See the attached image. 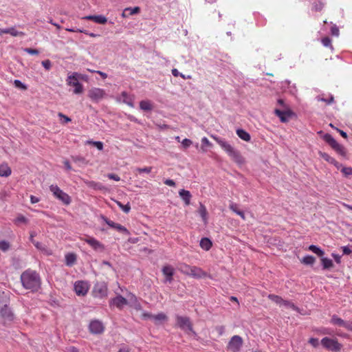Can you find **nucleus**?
Returning a JSON list of instances; mask_svg holds the SVG:
<instances>
[{
  "mask_svg": "<svg viewBox=\"0 0 352 352\" xmlns=\"http://www.w3.org/2000/svg\"><path fill=\"white\" fill-rule=\"evenodd\" d=\"M80 78H82V75L74 72L68 76L66 80L67 85L74 87L73 91L75 94H80L83 92V85L79 82Z\"/></svg>",
  "mask_w": 352,
  "mask_h": 352,
  "instance_id": "7ed1b4c3",
  "label": "nucleus"
},
{
  "mask_svg": "<svg viewBox=\"0 0 352 352\" xmlns=\"http://www.w3.org/2000/svg\"><path fill=\"white\" fill-rule=\"evenodd\" d=\"M153 315L150 314V313H148V312H143L142 313V318L144 319H150V320H152L153 319Z\"/></svg>",
  "mask_w": 352,
  "mask_h": 352,
  "instance_id": "0e129e2a",
  "label": "nucleus"
},
{
  "mask_svg": "<svg viewBox=\"0 0 352 352\" xmlns=\"http://www.w3.org/2000/svg\"><path fill=\"white\" fill-rule=\"evenodd\" d=\"M152 167H144V168H137L135 170L139 173H150L151 172Z\"/></svg>",
  "mask_w": 352,
  "mask_h": 352,
  "instance_id": "603ef678",
  "label": "nucleus"
},
{
  "mask_svg": "<svg viewBox=\"0 0 352 352\" xmlns=\"http://www.w3.org/2000/svg\"><path fill=\"white\" fill-rule=\"evenodd\" d=\"M14 85L15 87L21 89H27L26 86L23 82H21V81H20L19 80H14Z\"/></svg>",
  "mask_w": 352,
  "mask_h": 352,
  "instance_id": "8fccbe9b",
  "label": "nucleus"
},
{
  "mask_svg": "<svg viewBox=\"0 0 352 352\" xmlns=\"http://www.w3.org/2000/svg\"><path fill=\"white\" fill-rule=\"evenodd\" d=\"M212 138L217 142V143L228 153V155L236 163L243 164L244 160L241 156L239 151L235 149L232 145L223 139L212 136Z\"/></svg>",
  "mask_w": 352,
  "mask_h": 352,
  "instance_id": "f03ea898",
  "label": "nucleus"
},
{
  "mask_svg": "<svg viewBox=\"0 0 352 352\" xmlns=\"http://www.w3.org/2000/svg\"><path fill=\"white\" fill-rule=\"evenodd\" d=\"M280 306H283L287 309H292L295 311H298V309L297 307L295 306L294 303H292L290 301L283 300V302H282V305Z\"/></svg>",
  "mask_w": 352,
  "mask_h": 352,
  "instance_id": "58836bf2",
  "label": "nucleus"
},
{
  "mask_svg": "<svg viewBox=\"0 0 352 352\" xmlns=\"http://www.w3.org/2000/svg\"><path fill=\"white\" fill-rule=\"evenodd\" d=\"M199 213L202 218L203 221L206 223L207 220V210L206 207L203 204H200L199 208Z\"/></svg>",
  "mask_w": 352,
  "mask_h": 352,
  "instance_id": "e433bc0d",
  "label": "nucleus"
},
{
  "mask_svg": "<svg viewBox=\"0 0 352 352\" xmlns=\"http://www.w3.org/2000/svg\"><path fill=\"white\" fill-rule=\"evenodd\" d=\"M21 281L26 289L36 290L41 285L39 275L35 272L28 270L21 275Z\"/></svg>",
  "mask_w": 352,
  "mask_h": 352,
  "instance_id": "f257e3e1",
  "label": "nucleus"
},
{
  "mask_svg": "<svg viewBox=\"0 0 352 352\" xmlns=\"http://www.w3.org/2000/svg\"><path fill=\"white\" fill-rule=\"evenodd\" d=\"M94 250L102 251L104 249V245L94 237L87 236L83 239Z\"/></svg>",
  "mask_w": 352,
  "mask_h": 352,
  "instance_id": "ddd939ff",
  "label": "nucleus"
},
{
  "mask_svg": "<svg viewBox=\"0 0 352 352\" xmlns=\"http://www.w3.org/2000/svg\"><path fill=\"white\" fill-rule=\"evenodd\" d=\"M177 325L187 333H192V324L189 318L177 316H176Z\"/></svg>",
  "mask_w": 352,
  "mask_h": 352,
  "instance_id": "1a4fd4ad",
  "label": "nucleus"
},
{
  "mask_svg": "<svg viewBox=\"0 0 352 352\" xmlns=\"http://www.w3.org/2000/svg\"><path fill=\"white\" fill-rule=\"evenodd\" d=\"M167 316L164 313H160L157 315H153L152 320L155 322L156 324H160L161 322L166 320Z\"/></svg>",
  "mask_w": 352,
  "mask_h": 352,
  "instance_id": "7c9ffc66",
  "label": "nucleus"
},
{
  "mask_svg": "<svg viewBox=\"0 0 352 352\" xmlns=\"http://www.w3.org/2000/svg\"><path fill=\"white\" fill-rule=\"evenodd\" d=\"M140 12V7H138V6L133 7V8H131V7L126 8L122 13V16L123 18H127L130 15L138 14Z\"/></svg>",
  "mask_w": 352,
  "mask_h": 352,
  "instance_id": "5701e85b",
  "label": "nucleus"
},
{
  "mask_svg": "<svg viewBox=\"0 0 352 352\" xmlns=\"http://www.w3.org/2000/svg\"><path fill=\"white\" fill-rule=\"evenodd\" d=\"M331 34L336 36H338L339 35V30L338 28L334 25L331 28Z\"/></svg>",
  "mask_w": 352,
  "mask_h": 352,
  "instance_id": "bf43d9fd",
  "label": "nucleus"
},
{
  "mask_svg": "<svg viewBox=\"0 0 352 352\" xmlns=\"http://www.w3.org/2000/svg\"><path fill=\"white\" fill-rule=\"evenodd\" d=\"M322 43L325 47H330L333 48L331 45V40L329 37H324L322 39Z\"/></svg>",
  "mask_w": 352,
  "mask_h": 352,
  "instance_id": "3c124183",
  "label": "nucleus"
},
{
  "mask_svg": "<svg viewBox=\"0 0 352 352\" xmlns=\"http://www.w3.org/2000/svg\"><path fill=\"white\" fill-rule=\"evenodd\" d=\"M191 267L192 266L190 265L182 263L179 265L178 269L182 273L188 276L190 272Z\"/></svg>",
  "mask_w": 352,
  "mask_h": 352,
  "instance_id": "72a5a7b5",
  "label": "nucleus"
},
{
  "mask_svg": "<svg viewBox=\"0 0 352 352\" xmlns=\"http://www.w3.org/2000/svg\"><path fill=\"white\" fill-rule=\"evenodd\" d=\"M321 344L327 350L333 352H339L342 347V345L338 342V340L328 337L323 338L321 340Z\"/></svg>",
  "mask_w": 352,
  "mask_h": 352,
  "instance_id": "20e7f679",
  "label": "nucleus"
},
{
  "mask_svg": "<svg viewBox=\"0 0 352 352\" xmlns=\"http://www.w3.org/2000/svg\"><path fill=\"white\" fill-rule=\"evenodd\" d=\"M24 51L31 55H37L39 53L37 50L32 48H25Z\"/></svg>",
  "mask_w": 352,
  "mask_h": 352,
  "instance_id": "4d7b16f0",
  "label": "nucleus"
},
{
  "mask_svg": "<svg viewBox=\"0 0 352 352\" xmlns=\"http://www.w3.org/2000/svg\"><path fill=\"white\" fill-rule=\"evenodd\" d=\"M342 249L344 254L349 255L351 253V248L349 246H343Z\"/></svg>",
  "mask_w": 352,
  "mask_h": 352,
  "instance_id": "052dcab7",
  "label": "nucleus"
},
{
  "mask_svg": "<svg viewBox=\"0 0 352 352\" xmlns=\"http://www.w3.org/2000/svg\"><path fill=\"white\" fill-rule=\"evenodd\" d=\"M41 64L46 70H50L52 67V63L50 60H45L42 61Z\"/></svg>",
  "mask_w": 352,
  "mask_h": 352,
  "instance_id": "864d4df0",
  "label": "nucleus"
},
{
  "mask_svg": "<svg viewBox=\"0 0 352 352\" xmlns=\"http://www.w3.org/2000/svg\"><path fill=\"white\" fill-rule=\"evenodd\" d=\"M82 19L93 21L98 24H104L107 21V19L103 15H88L84 16Z\"/></svg>",
  "mask_w": 352,
  "mask_h": 352,
  "instance_id": "412c9836",
  "label": "nucleus"
},
{
  "mask_svg": "<svg viewBox=\"0 0 352 352\" xmlns=\"http://www.w3.org/2000/svg\"><path fill=\"white\" fill-rule=\"evenodd\" d=\"M119 102L126 104L131 107H133V98L129 96L126 91H122L120 96L118 98Z\"/></svg>",
  "mask_w": 352,
  "mask_h": 352,
  "instance_id": "f3484780",
  "label": "nucleus"
},
{
  "mask_svg": "<svg viewBox=\"0 0 352 352\" xmlns=\"http://www.w3.org/2000/svg\"><path fill=\"white\" fill-rule=\"evenodd\" d=\"M230 209L232 210L234 212L239 215L243 219H245V214L244 212L241 210H238L237 208V204L234 203H232L230 205Z\"/></svg>",
  "mask_w": 352,
  "mask_h": 352,
  "instance_id": "473e14b6",
  "label": "nucleus"
},
{
  "mask_svg": "<svg viewBox=\"0 0 352 352\" xmlns=\"http://www.w3.org/2000/svg\"><path fill=\"white\" fill-rule=\"evenodd\" d=\"M192 144V141L189 139L185 138L183 140L182 144L184 148H188Z\"/></svg>",
  "mask_w": 352,
  "mask_h": 352,
  "instance_id": "5fc2aeb1",
  "label": "nucleus"
},
{
  "mask_svg": "<svg viewBox=\"0 0 352 352\" xmlns=\"http://www.w3.org/2000/svg\"><path fill=\"white\" fill-rule=\"evenodd\" d=\"M107 177L110 179H113V180H115V181H117V182L120 180V177L118 175H116V174L109 173V174L107 175Z\"/></svg>",
  "mask_w": 352,
  "mask_h": 352,
  "instance_id": "680f3d73",
  "label": "nucleus"
},
{
  "mask_svg": "<svg viewBox=\"0 0 352 352\" xmlns=\"http://www.w3.org/2000/svg\"><path fill=\"white\" fill-rule=\"evenodd\" d=\"M128 304V297L126 298L118 295L110 301V306L114 305L120 309H122L124 305Z\"/></svg>",
  "mask_w": 352,
  "mask_h": 352,
  "instance_id": "2eb2a0df",
  "label": "nucleus"
},
{
  "mask_svg": "<svg viewBox=\"0 0 352 352\" xmlns=\"http://www.w3.org/2000/svg\"><path fill=\"white\" fill-rule=\"evenodd\" d=\"M116 202L123 212H124L125 213H128L130 212L131 206L129 203H127L126 205H123L120 201H116Z\"/></svg>",
  "mask_w": 352,
  "mask_h": 352,
  "instance_id": "ea45409f",
  "label": "nucleus"
},
{
  "mask_svg": "<svg viewBox=\"0 0 352 352\" xmlns=\"http://www.w3.org/2000/svg\"><path fill=\"white\" fill-rule=\"evenodd\" d=\"M93 296L96 298H102L107 296L108 288L104 282L96 283L93 289Z\"/></svg>",
  "mask_w": 352,
  "mask_h": 352,
  "instance_id": "6e6552de",
  "label": "nucleus"
},
{
  "mask_svg": "<svg viewBox=\"0 0 352 352\" xmlns=\"http://www.w3.org/2000/svg\"><path fill=\"white\" fill-rule=\"evenodd\" d=\"M3 34H9L12 36H25V33L23 32H19L15 29L14 27H11L9 28H3L0 29V35L1 36Z\"/></svg>",
  "mask_w": 352,
  "mask_h": 352,
  "instance_id": "aec40b11",
  "label": "nucleus"
},
{
  "mask_svg": "<svg viewBox=\"0 0 352 352\" xmlns=\"http://www.w3.org/2000/svg\"><path fill=\"white\" fill-rule=\"evenodd\" d=\"M341 172L345 177H348L352 176V168L351 167H342Z\"/></svg>",
  "mask_w": 352,
  "mask_h": 352,
  "instance_id": "c03bdc74",
  "label": "nucleus"
},
{
  "mask_svg": "<svg viewBox=\"0 0 352 352\" xmlns=\"http://www.w3.org/2000/svg\"><path fill=\"white\" fill-rule=\"evenodd\" d=\"M88 144L94 145L98 150L101 151L103 149V144L101 142L99 141H88Z\"/></svg>",
  "mask_w": 352,
  "mask_h": 352,
  "instance_id": "de8ad7c7",
  "label": "nucleus"
},
{
  "mask_svg": "<svg viewBox=\"0 0 352 352\" xmlns=\"http://www.w3.org/2000/svg\"><path fill=\"white\" fill-rule=\"evenodd\" d=\"M140 107L144 111H151L153 109V105L149 100H142L140 102Z\"/></svg>",
  "mask_w": 352,
  "mask_h": 352,
  "instance_id": "c756f323",
  "label": "nucleus"
},
{
  "mask_svg": "<svg viewBox=\"0 0 352 352\" xmlns=\"http://www.w3.org/2000/svg\"><path fill=\"white\" fill-rule=\"evenodd\" d=\"M321 261L324 269H330L333 266V261L328 258H322Z\"/></svg>",
  "mask_w": 352,
  "mask_h": 352,
  "instance_id": "f704fd0d",
  "label": "nucleus"
},
{
  "mask_svg": "<svg viewBox=\"0 0 352 352\" xmlns=\"http://www.w3.org/2000/svg\"><path fill=\"white\" fill-rule=\"evenodd\" d=\"M164 184L167 186H175V182L173 180V179H167L164 181Z\"/></svg>",
  "mask_w": 352,
  "mask_h": 352,
  "instance_id": "e2e57ef3",
  "label": "nucleus"
},
{
  "mask_svg": "<svg viewBox=\"0 0 352 352\" xmlns=\"http://www.w3.org/2000/svg\"><path fill=\"white\" fill-rule=\"evenodd\" d=\"M275 114L280 118L282 122H286L288 121L289 118L292 115V111L289 110H280L276 109L274 110Z\"/></svg>",
  "mask_w": 352,
  "mask_h": 352,
  "instance_id": "6ab92c4d",
  "label": "nucleus"
},
{
  "mask_svg": "<svg viewBox=\"0 0 352 352\" xmlns=\"http://www.w3.org/2000/svg\"><path fill=\"white\" fill-rule=\"evenodd\" d=\"M309 343H310L314 347H317L319 345V341L318 338H310L309 340Z\"/></svg>",
  "mask_w": 352,
  "mask_h": 352,
  "instance_id": "13d9d810",
  "label": "nucleus"
},
{
  "mask_svg": "<svg viewBox=\"0 0 352 352\" xmlns=\"http://www.w3.org/2000/svg\"><path fill=\"white\" fill-rule=\"evenodd\" d=\"M316 99H317L318 101H323V102H326L328 104H330L333 102V97L331 95L329 96V98L328 99L327 98H323L322 96H318L316 98Z\"/></svg>",
  "mask_w": 352,
  "mask_h": 352,
  "instance_id": "a18cd8bd",
  "label": "nucleus"
},
{
  "mask_svg": "<svg viewBox=\"0 0 352 352\" xmlns=\"http://www.w3.org/2000/svg\"><path fill=\"white\" fill-rule=\"evenodd\" d=\"M323 6H324V3L320 1H318V2H316L314 3L313 8L316 11H320L322 9Z\"/></svg>",
  "mask_w": 352,
  "mask_h": 352,
  "instance_id": "6e6d98bb",
  "label": "nucleus"
},
{
  "mask_svg": "<svg viewBox=\"0 0 352 352\" xmlns=\"http://www.w3.org/2000/svg\"><path fill=\"white\" fill-rule=\"evenodd\" d=\"M201 142L205 146H211V143L210 142V141L208 140V139L206 137H204L202 139H201Z\"/></svg>",
  "mask_w": 352,
  "mask_h": 352,
  "instance_id": "69168bd1",
  "label": "nucleus"
},
{
  "mask_svg": "<svg viewBox=\"0 0 352 352\" xmlns=\"http://www.w3.org/2000/svg\"><path fill=\"white\" fill-rule=\"evenodd\" d=\"M74 289L76 294L78 296H85L89 289V285L85 280H77L74 283Z\"/></svg>",
  "mask_w": 352,
  "mask_h": 352,
  "instance_id": "9d476101",
  "label": "nucleus"
},
{
  "mask_svg": "<svg viewBox=\"0 0 352 352\" xmlns=\"http://www.w3.org/2000/svg\"><path fill=\"white\" fill-rule=\"evenodd\" d=\"M11 173L12 170L7 164L0 165V177H8Z\"/></svg>",
  "mask_w": 352,
  "mask_h": 352,
  "instance_id": "393cba45",
  "label": "nucleus"
},
{
  "mask_svg": "<svg viewBox=\"0 0 352 352\" xmlns=\"http://www.w3.org/2000/svg\"><path fill=\"white\" fill-rule=\"evenodd\" d=\"M106 96V91L100 88L92 87L88 91V97L94 102H99Z\"/></svg>",
  "mask_w": 352,
  "mask_h": 352,
  "instance_id": "0eeeda50",
  "label": "nucleus"
},
{
  "mask_svg": "<svg viewBox=\"0 0 352 352\" xmlns=\"http://www.w3.org/2000/svg\"><path fill=\"white\" fill-rule=\"evenodd\" d=\"M236 134L241 140L244 141L249 142L250 140V134L243 129H237Z\"/></svg>",
  "mask_w": 352,
  "mask_h": 352,
  "instance_id": "bb28decb",
  "label": "nucleus"
},
{
  "mask_svg": "<svg viewBox=\"0 0 352 352\" xmlns=\"http://www.w3.org/2000/svg\"><path fill=\"white\" fill-rule=\"evenodd\" d=\"M101 218L109 227L116 230L118 232L122 233L125 235L130 234L129 231L124 226L113 222V221L109 219L104 216H102Z\"/></svg>",
  "mask_w": 352,
  "mask_h": 352,
  "instance_id": "f8f14e48",
  "label": "nucleus"
},
{
  "mask_svg": "<svg viewBox=\"0 0 352 352\" xmlns=\"http://www.w3.org/2000/svg\"><path fill=\"white\" fill-rule=\"evenodd\" d=\"M323 140L338 153L342 156L346 155L344 147L340 144L329 133L325 134L323 136Z\"/></svg>",
  "mask_w": 352,
  "mask_h": 352,
  "instance_id": "39448f33",
  "label": "nucleus"
},
{
  "mask_svg": "<svg viewBox=\"0 0 352 352\" xmlns=\"http://www.w3.org/2000/svg\"><path fill=\"white\" fill-rule=\"evenodd\" d=\"M268 298L275 303L279 305L280 306L282 305V302H283V299L281 297L276 295L270 294L268 296Z\"/></svg>",
  "mask_w": 352,
  "mask_h": 352,
  "instance_id": "a19ab883",
  "label": "nucleus"
},
{
  "mask_svg": "<svg viewBox=\"0 0 352 352\" xmlns=\"http://www.w3.org/2000/svg\"><path fill=\"white\" fill-rule=\"evenodd\" d=\"M10 245L6 241H0V250L6 252L10 249Z\"/></svg>",
  "mask_w": 352,
  "mask_h": 352,
  "instance_id": "37998d69",
  "label": "nucleus"
},
{
  "mask_svg": "<svg viewBox=\"0 0 352 352\" xmlns=\"http://www.w3.org/2000/svg\"><path fill=\"white\" fill-rule=\"evenodd\" d=\"M320 156L324 159L325 161L331 163V164H333L335 162V159L332 157H331L329 154L326 153H322V152H320Z\"/></svg>",
  "mask_w": 352,
  "mask_h": 352,
  "instance_id": "79ce46f5",
  "label": "nucleus"
},
{
  "mask_svg": "<svg viewBox=\"0 0 352 352\" xmlns=\"http://www.w3.org/2000/svg\"><path fill=\"white\" fill-rule=\"evenodd\" d=\"M200 246L205 250H209L212 247V242L208 238H203L200 241Z\"/></svg>",
  "mask_w": 352,
  "mask_h": 352,
  "instance_id": "c85d7f7f",
  "label": "nucleus"
},
{
  "mask_svg": "<svg viewBox=\"0 0 352 352\" xmlns=\"http://www.w3.org/2000/svg\"><path fill=\"white\" fill-rule=\"evenodd\" d=\"M162 273L165 276H173L174 269L170 265H165L162 268Z\"/></svg>",
  "mask_w": 352,
  "mask_h": 352,
  "instance_id": "2f4dec72",
  "label": "nucleus"
},
{
  "mask_svg": "<svg viewBox=\"0 0 352 352\" xmlns=\"http://www.w3.org/2000/svg\"><path fill=\"white\" fill-rule=\"evenodd\" d=\"M216 331L219 335H222L224 333L225 327L223 326H218L216 327Z\"/></svg>",
  "mask_w": 352,
  "mask_h": 352,
  "instance_id": "338daca9",
  "label": "nucleus"
},
{
  "mask_svg": "<svg viewBox=\"0 0 352 352\" xmlns=\"http://www.w3.org/2000/svg\"><path fill=\"white\" fill-rule=\"evenodd\" d=\"M188 276L196 278H200L205 277L206 276V273L199 267L192 266Z\"/></svg>",
  "mask_w": 352,
  "mask_h": 352,
  "instance_id": "4be33fe9",
  "label": "nucleus"
},
{
  "mask_svg": "<svg viewBox=\"0 0 352 352\" xmlns=\"http://www.w3.org/2000/svg\"><path fill=\"white\" fill-rule=\"evenodd\" d=\"M309 250L313 252L319 256H322L324 254V251L322 250L320 248L316 245H311L309 246Z\"/></svg>",
  "mask_w": 352,
  "mask_h": 352,
  "instance_id": "c9c22d12",
  "label": "nucleus"
},
{
  "mask_svg": "<svg viewBox=\"0 0 352 352\" xmlns=\"http://www.w3.org/2000/svg\"><path fill=\"white\" fill-rule=\"evenodd\" d=\"M89 328L90 331L94 334L101 333L104 331L103 324L98 320H92L89 324Z\"/></svg>",
  "mask_w": 352,
  "mask_h": 352,
  "instance_id": "4468645a",
  "label": "nucleus"
},
{
  "mask_svg": "<svg viewBox=\"0 0 352 352\" xmlns=\"http://www.w3.org/2000/svg\"><path fill=\"white\" fill-rule=\"evenodd\" d=\"M179 195L186 205L190 204V198L192 197L190 191L182 189L179 191Z\"/></svg>",
  "mask_w": 352,
  "mask_h": 352,
  "instance_id": "b1692460",
  "label": "nucleus"
},
{
  "mask_svg": "<svg viewBox=\"0 0 352 352\" xmlns=\"http://www.w3.org/2000/svg\"><path fill=\"white\" fill-rule=\"evenodd\" d=\"M7 304V296L4 292L0 291V309Z\"/></svg>",
  "mask_w": 352,
  "mask_h": 352,
  "instance_id": "49530a36",
  "label": "nucleus"
},
{
  "mask_svg": "<svg viewBox=\"0 0 352 352\" xmlns=\"http://www.w3.org/2000/svg\"><path fill=\"white\" fill-rule=\"evenodd\" d=\"M27 222H28L27 219L23 215H19L14 220V223L17 225L21 223H26Z\"/></svg>",
  "mask_w": 352,
  "mask_h": 352,
  "instance_id": "09e8293b",
  "label": "nucleus"
},
{
  "mask_svg": "<svg viewBox=\"0 0 352 352\" xmlns=\"http://www.w3.org/2000/svg\"><path fill=\"white\" fill-rule=\"evenodd\" d=\"M316 258L310 255H307L302 259L301 262L305 265H313L315 263Z\"/></svg>",
  "mask_w": 352,
  "mask_h": 352,
  "instance_id": "4c0bfd02",
  "label": "nucleus"
},
{
  "mask_svg": "<svg viewBox=\"0 0 352 352\" xmlns=\"http://www.w3.org/2000/svg\"><path fill=\"white\" fill-rule=\"evenodd\" d=\"M344 328L349 331H352V322L346 321V324L344 325Z\"/></svg>",
  "mask_w": 352,
  "mask_h": 352,
  "instance_id": "774afa93",
  "label": "nucleus"
},
{
  "mask_svg": "<svg viewBox=\"0 0 352 352\" xmlns=\"http://www.w3.org/2000/svg\"><path fill=\"white\" fill-rule=\"evenodd\" d=\"M243 345V339L239 336H234L231 338L228 349L232 352H239Z\"/></svg>",
  "mask_w": 352,
  "mask_h": 352,
  "instance_id": "9b49d317",
  "label": "nucleus"
},
{
  "mask_svg": "<svg viewBox=\"0 0 352 352\" xmlns=\"http://www.w3.org/2000/svg\"><path fill=\"white\" fill-rule=\"evenodd\" d=\"M0 316L6 321H12L14 319V314L7 304L0 309Z\"/></svg>",
  "mask_w": 352,
  "mask_h": 352,
  "instance_id": "dca6fc26",
  "label": "nucleus"
},
{
  "mask_svg": "<svg viewBox=\"0 0 352 352\" xmlns=\"http://www.w3.org/2000/svg\"><path fill=\"white\" fill-rule=\"evenodd\" d=\"M50 191L53 193V195L63 204L68 205L71 202L70 197L63 192L58 186L51 185L50 186Z\"/></svg>",
  "mask_w": 352,
  "mask_h": 352,
  "instance_id": "423d86ee",
  "label": "nucleus"
},
{
  "mask_svg": "<svg viewBox=\"0 0 352 352\" xmlns=\"http://www.w3.org/2000/svg\"><path fill=\"white\" fill-rule=\"evenodd\" d=\"M76 261V255L74 253H69L65 255V264L67 266H72Z\"/></svg>",
  "mask_w": 352,
  "mask_h": 352,
  "instance_id": "a878e982",
  "label": "nucleus"
},
{
  "mask_svg": "<svg viewBox=\"0 0 352 352\" xmlns=\"http://www.w3.org/2000/svg\"><path fill=\"white\" fill-rule=\"evenodd\" d=\"M346 321L342 320L340 318H338L336 315H333L332 316L331 319V322L333 324H335V325H337V326H339V327H344V325L346 324Z\"/></svg>",
  "mask_w": 352,
  "mask_h": 352,
  "instance_id": "cd10ccee",
  "label": "nucleus"
},
{
  "mask_svg": "<svg viewBox=\"0 0 352 352\" xmlns=\"http://www.w3.org/2000/svg\"><path fill=\"white\" fill-rule=\"evenodd\" d=\"M127 305L133 307L136 310L142 309L141 304L138 301L137 297L131 293H129L128 294V304Z\"/></svg>",
  "mask_w": 352,
  "mask_h": 352,
  "instance_id": "a211bd4d",
  "label": "nucleus"
}]
</instances>
